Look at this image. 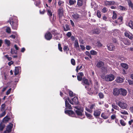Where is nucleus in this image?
<instances>
[{
  "instance_id": "1",
  "label": "nucleus",
  "mask_w": 133,
  "mask_h": 133,
  "mask_svg": "<svg viewBox=\"0 0 133 133\" xmlns=\"http://www.w3.org/2000/svg\"><path fill=\"white\" fill-rule=\"evenodd\" d=\"M74 110L78 116V117L81 119L84 118L85 116L83 114V108L79 107H74Z\"/></svg>"
},
{
  "instance_id": "2",
  "label": "nucleus",
  "mask_w": 133,
  "mask_h": 133,
  "mask_svg": "<svg viewBox=\"0 0 133 133\" xmlns=\"http://www.w3.org/2000/svg\"><path fill=\"white\" fill-rule=\"evenodd\" d=\"M9 22L10 23L13 29L15 30L17 29L18 24L17 19L16 17H14L13 19L10 18L9 21Z\"/></svg>"
},
{
  "instance_id": "3",
  "label": "nucleus",
  "mask_w": 133,
  "mask_h": 133,
  "mask_svg": "<svg viewBox=\"0 0 133 133\" xmlns=\"http://www.w3.org/2000/svg\"><path fill=\"white\" fill-rule=\"evenodd\" d=\"M115 78V76L112 74H110L105 75L103 79L104 81L107 82H111L114 80Z\"/></svg>"
},
{
  "instance_id": "4",
  "label": "nucleus",
  "mask_w": 133,
  "mask_h": 133,
  "mask_svg": "<svg viewBox=\"0 0 133 133\" xmlns=\"http://www.w3.org/2000/svg\"><path fill=\"white\" fill-rule=\"evenodd\" d=\"M121 108L123 109H127L129 107L128 105L125 102H119L118 103H116Z\"/></svg>"
},
{
  "instance_id": "5",
  "label": "nucleus",
  "mask_w": 133,
  "mask_h": 133,
  "mask_svg": "<svg viewBox=\"0 0 133 133\" xmlns=\"http://www.w3.org/2000/svg\"><path fill=\"white\" fill-rule=\"evenodd\" d=\"M67 100L71 104H72L76 105L78 103V99L76 97H74L71 100H70L69 98L67 97Z\"/></svg>"
},
{
  "instance_id": "6",
  "label": "nucleus",
  "mask_w": 133,
  "mask_h": 133,
  "mask_svg": "<svg viewBox=\"0 0 133 133\" xmlns=\"http://www.w3.org/2000/svg\"><path fill=\"white\" fill-rule=\"evenodd\" d=\"M65 113L66 114L68 115L69 116L72 117H75V115L74 112L71 110H65Z\"/></svg>"
},
{
  "instance_id": "7",
  "label": "nucleus",
  "mask_w": 133,
  "mask_h": 133,
  "mask_svg": "<svg viewBox=\"0 0 133 133\" xmlns=\"http://www.w3.org/2000/svg\"><path fill=\"white\" fill-rule=\"evenodd\" d=\"M95 107L96 106L95 104H91L89 106V108L86 107L85 108V109L87 111L90 112H91L93 111L92 109H94Z\"/></svg>"
},
{
  "instance_id": "8",
  "label": "nucleus",
  "mask_w": 133,
  "mask_h": 133,
  "mask_svg": "<svg viewBox=\"0 0 133 133\" xmlns=\"http://www.w3.org/2000/svg\"><path fill=\"white\" fill-rule=\"evenodd\" d=\"M64 99L65 100V105L66 108H68L69 109H72V107L70 105L68 102L67 101V97H65L64 98Z\"/></svg>"
},
{
  "instance_id": "9",
  "label": "nucleus",
  "mask_w": 133,
  "mask_h": 133,
  "mask_svg": "<svg viewBox=\"0 0 133 133\" xmlns=\"http://www.w3.org/2000/svg\"><path fill=\"white\" fill-rule=\"evenodd\" d=\"M124 35L126 37H127L130 39H132L133 38V36L132 34L129 32L125 31L124 33Z\"/></svg>"
},
{
  "instance_id": "10",
  "label": "nucleus",
  "mask_w": 133,
  "mask_h": 133,
  "mask_svg": "<svg viewBox=\"0 0 133 133\" xmlns=\"http://www.w3.org/2000/svg\"><path fill=\"white\" fill-rule=\"evenodd\" d=\"M52 37V35L49 32H47L45 35V38L48 40H50L51 38Z\"/></svg>"
},
{
  "instance_id": "11",
  "label": "nucleus",
  "mask_w": 133,
  "mask_h": 133,
  "mask_svg": "<svg viewBox=\"0 0 133 133\" xmlns=\"http://www.w3.org/2000/svg\"><path fill=\"white\" fill-rule=\"evenodd\" d=\"M101 110L98 109L94 111V115L95 117H97L100 116L101 113Z\"/></svg>"
},
{
  "instance_id": "12",
  "label": "nucleus",
  "mask_w": 133,
  "mask_h": 133,
  "mask_svg": "<svg viewBox=\"0 0 133 133\" xmlns=\"http://www.w3.org/2000/svg\"><path fill=\"white\" fill-rule=\"evenodd\" d=\"M113 94L115 96H118L120 94V89L115 88L113 90Z\"/></svg>"
},
{
  "instance_id": "13",
  "label": "nucleus",
  "mask_w": 133,
  "mask_h": 133,
  "mask_svg": "<svg viewBox=\"0 0 133 133\" xmlns=\"http://www.w3.org/2000/svg\"><path fill=\"white\" fill-rule=\"evenodd\" d=\"M108 49L110 51H113L115 49V47L112 43L109 44L107 45Z\"/></svg>"
},
{
  "instance_id": "14",
  "label": "nucleus",
  "mask_w": 133,
  "mask_h": 133,
  "mask_svg": "<svg viewBox=\"0 0 133 133\" xmlns=\"http://www.w3.org/2000/svg\"><path fill=\"white\" fill-rule=\"evenodd\" d=\"M127 93V90L122 88L120 89V94L123 96L126 95Z\"/></svg>"
},
{
  "instance_id": "15",
  "label": "nucleus",
  "mask_w": 133,
  "mask_h": 133,
  "mask_svg": "<svg viewBox=\"0 0 133 133\" xmlns=\"http://www.w3.org/2000/svg\"><path fill=\"white\" fill-rule=\"evenodd\" d=\"M84 76V74L83 72H79L77 76V79L79 81H81L82 80L83 77Z\"/></svg>"
},
{
  "instance_id": "16",
  "label": "nucleus",
  "mask_w": 133,
  "mask_h": 133,
  "mask_svg": "<svg viewBox=\"0 0 133 133\" xmlns=\"http://www.w3.org/2000/svg\"><path fill=\"white\" fill-rule=\"evenodd\" d=\"M90 82L88 81V79L85 78V77L83 78L82 84L84 85V84L87 85H89Z\"/></svg>"
},
{
  "instance_id": "17",
  "label": "nucleus",
  "mask_w": 133,
  "mask_h": 133,
  "mask_svg": "<svg viewBox=\"0 0 133 133\" xmlns=\"http://www.w3.org/2000/svg\"><path fill=\"white\" fill-rule=\"evenodd\" d=\"M13 126V124L11 123H10L8 125L7 127L6 131H8V132H10L11 131Z\"/></svg>"
},
{
  "instance_id": "18",
  "label": "nucleus",
  "mask_w": 133,
  "mask_h": 133,
  "mask_svg": "<svg viewBox=\"0 0 133 133\" xmlns=\"http://www.w3.org/2000/svg\"><path fill=\"white\" fill-rule=\"evenodd\" d=\"M124 78H121L119 77H117L115 81L116 82L118 83H122L124 80Z\"/></svg>"
},
{
  "instance_id": "19",
  "label": "nucleus",
  "mask_w": 133,
  "mask_h": 133,
  "mask_svg": "<svg viewBox=\"0 0 133 133\" xmlns=\"http://www.w3.org/2000/svg\"><path fill=\"white\" fill-rule=\"evenodd\" d=\"M123 19V18L122 17H120L118 18L117 20L115 21V22L116 24H120L122 23V21Z\"/></svg>"
},
{
  "instance_id": "20",
  "label": "nucleus",
  "mask_w": 133,
  "mask_h": 133,
  "mask_svg": "<svg viewBox=\"0 0 133 133\" xmlns=\"http://www.w3.org/2000/svg\"><path fill=\"white\" fill-rule=\"evenodd\" d=\"M58 12L59 17H62L63 14V8H59L58 10Z\"/></svg>"
},
{
  "instance_id": "21",
  "label": "nucleus",
  "mask_w": 133,
  "mask_h": 133,
  "mask_svg": "<svg viewBox=\"0 0 133 133\" xmlns=\"http://www.w3.org/2000/svg\"><path fill=\"white\" fill-rule=\"evenodd\" d=\"M21 68L19 67H16L15 70V74L16 75L18 74L20 71Z\"/></svg>"
},
{
  "instance_id": "22",
  "label": "nucleus",
  "mask_w": 133,
  "mask_h": 133,
  "mask_svg": "<svg viewBox=\"0 0 133 133\" xmlns=\"http://www.w3.org/2000/svg\"><path fill=\"white\" fill-rule=\"evenodd\" d=\"M101 117L104 119H107L109 117L108 114L105 113H102L101 114Z\"/></svg>"
},
{
  "instance_id": "23",
  "label": "nucleus",
  "mask_w": 133,
  "mask_h": 133,
  "mask_svg": "<svg viewBox=\"0 0 133 133\" xmlns=\"http://www.w3.org/2000/svg\"><path fill=\"white\" fill-rule=\"evenodd\" d=\"M123 42L124 44L126 45H129L130 44L129 40L125 39H123Z\"/></svg>"
},
{
  "instance_id": "24",
  "label": "nucleus",
  "mask_w": 133,
  "mask_h": 133,
  "mask_svg": "<svg viewBox=\"0 0 133 133\" xmlns=\"http://www.w3.org/2000/svg\"><path fill=\"white\" fill-rule=\"evenodd\" d=\"M121 66L125 69H127L128 68V65L126 63H122L121 64Z\"/></svg>"
},
{
  "instance_id": "25",
  "label": "nucleus",
  "mask_w": 133,
  "mask_h": 133,
  "mask_svg": "<svg viewBox=\"0 0 133 133\" xmlns=\"http://www.w3.org/2000/svg\"><path fill=\"white\" fill-rule=\"evenodd\" d=\"M75 47L76 49H78L79 46L77 40H75Z\"/></svg>"
},
{
  "instance_id": "26",
  "label": "nucleus",
  "mask_w": 133,
  "mask_h": 133,
  "mask_svg": "<svg viewBox=\"0 0 133 133\" xmlns=\"http://www.w3.org/2000/svg\"><path fill=\"white\" fill-rule=\"evenodd\" d=\"M72 16L74 18L76 19H78L80 17V16L76 13L72 15Z\"/></svg>"
},
{
  "instance_id": "27",
  "label": "nucleus",
  "mask_w": 133,
  "mask_h": 133,
  "mask_svg": "<svg viewBox=\"0 0 133 133\" xmlns=\"http://www.w3.org/2000/svg\"><path fill=\"white\" fill-rule=\"evenodd\" d=\"M128 2L129 7L133 10V4L131 1V0H129L128 1Z\"/></svg>"
},
{
  "instance_id": "28",
  "label": "nucleus",
  "mask_w": 133,
  "mask_h": 133,
  "mask_svg": "<svg viewBox=\"0 0 133 133\" xmlns=\"http://www.w3.org/2000/svg\"><path fill=\"white\" fill-rule=\"evenodd\" d=\"M46 10L48 15L50 16H51L52 15V13L51 12V9L46 8Z\"/></svg>"
},
{
  "instance_id": "29",
  "label": "nucleus",
  "mask_w": 133,
  "mask_h": 133,
  "mask_svg": "<svg viewBox=\"0 0 133 133\" xmlns=\"http://www.w3.org/2000/svg\"><path fill=\"white\" fill-rule=\"evenodd\" d=\"M104 65V63L101 61L98 62L97 65V67L99 68L102 66Z\"/></svg>"
},
{
  "instance_id": "30",
  "label": "nucleus",
  "mask_w": 133,
  "mask_h": 133,
  "mask_svg": "<svg viewBox=\"0 0 133 133\" xmlns=\"http://www.w3.org/2000/svg\"><path fill=\"white\" fill-rule=\"evenodd\" d=\"M120 32L118 30H115L113 32V35L115 36H116L117 35H118L120 34Z\"/></svg>"
},
{
  "instance_id": "31",
  "label": "nucleus",
  "mask_w": 133,
  "mask_h": 133,
  "mask_svg": "<svg viewBox=\"0 0 133 133\" xmlns=\"http://www.w3.org/2000/svg\"><path fill=\"white\" fill-rule=\"evenodd\" d=\"M128 25L132 29H133V22L130 21L128 23Z\"/></svg>"
},
{
  "instance_id": "32",
  "label": "nucleus",
  "mask_w": 133,
  "mask_h": 133,
  "mask_svg": "<svg viewBox=\"0 0 133 133\" xmlns=\"http://www.w3.org/2000/svg\"><path fill=\"white\" fill-rule=\"evenodd\" d=\"M4 42L5 44H6L8 46H10L11 43L10 41L7 39H5L4 40Z\"/></svg>"
},
{
  "instance_id": "33",
  "label": "nucleus",
  "mask_w": 133,
  "mask_h": 133,
  "mask_svg": "<svg viewBox=\"0 0 133 133\" xmlns=\"http://www.w3.org/2000/svg\"><path fill=\"white\" fill-rule=\"evenodd\" d=\"M118 9L121 11H125L127 10L125 7L121 5L118 7Z\"/></svg>"
},
{
  "instance_id": "34",
  "label": "nucleus",
  "mask_w": 133,
  "mask_h": 133,
  "mask_svg": "<svg viewBox=\"0 0 133 133\" xmlns=\"http://www.w3.org/2000/svg\"><path fill=\"white\" fill-rule=\"evenodd\" d=\"M100 32V31L99 29H96L93 30V33L94 34H98Z\"/></svg>"
},
{
  "instance_id": "35",
  "label": "nucleus",
  "mask_w": 133,
  "mask_h": 133,
  "mask_svg": "<svg viewBox=\"0 0 133 133\" xmlns=\"http://www.w3.org/2000/svg\"><path fill=\"white\" fill-rule=\"evenodd\" d=\"M90 54L92 55H95L97 54V52L94 50H91L90 51Z\"/></svg>"
},
{
  "instance_id": "36",
  "label": "nucleus",
  "mask_w": 133,
  "mask_h": 133,
  "mask_svg": "<svg viewBox=\"0 0 133 133\" xmlns=\"http://www.w3.org/2000/svg\"><path fill=\"white\" fill-rule=\"evenodd\" d=\"M121 114L124 115H128V112L125 110H122L119 112Z\"/></svg>"
},
{
  "instance_id": "37",
  "label": "nucleus",
  "mask_w": 133,
  "mask_h": 133,
  "mask_svg": "<svg viewBox=\"0 0 133 133\" xmlns=\"http://www.w3.org/2000/svg\"><path fill=\"white\" fill-rule=\"evenodd\" d=\"M76 1L75 0L73 1L72 0H69V3L70 5H72L76 3Z\"/></svg>"
},
{
  "instance_id": "38",
  "label": "nucleus",
  "mask_w": 133,
  "mask_h": 133,
  "mask_svg": "<svg viewBox=\"0 0 133 133\" xmlns=\"http://www.w3.org/2000/svg\"><path fill=\"white\" fill-rule=\"evenodd\" d=\"M82 4V0H78L77 5L79 6H81Z\"/></svg>"
},
{
  "instance_id": "39",
  "label": "nucleus",
  "mask_w": 133,
  "mask_h": 133,
  "mask_svg": "<svg viewBox=\"0 0 133 133\" xmlns=\"http://www.w3.org/2000/svg\"><path fill=\"white\" fill-rule=\"evenodd\" d=\"M10 118H9L8 116H6L3 118L4 121L5 122H7L8 121Z\"/></svg>"
},
{
  "instance_id": "40",
  "label": "nucleus",
  "mask_w": 133,
  "mask_h": 133,
  "mask_svg": "<svg viewBox=\"0 0 133 133\" xmlns=\"http://www.w3.org/2000/svg\"><path fill=\"white\" fill-rule=\"evenodd\" d=\"M65 26L66 28H65L64 27V31H66L69 30V29L70 28H69V26L68 24H66L65 25Z\"/></svg>"
},
{
  "instance_id": "41",
  "label": "nucleus",
  "mask_w": 133,
  "mask_h": 133,
  "mask_svg": "<svg viewBox=\"0 0 133 133\" xmlns=\"http://www.w3.org/2000/svg\"><path fill=\"white\" fill-rule=\"evenodd\" d=\"M112 106V108L116 110H118L119 109V107L117 106L115 104H113Z\"/></svg>"
},
{
  "instance_id": "42",
  "label": "nucleus",
  "mask_w": 133,
  "mask_h": 133,
  "mask_svg": "<svg viewBox=\"0 0 133 133\" xmlns=\"http://www.w3.org/2000/svg\"><path fill=\"white\" fill-rule=\"evenodd\" d=\"M5 127V125L2 123L0 124V130H2Z\"/></svg>"
},
{
  "instance_id": "43",
  "label": "nucleus",
  "mask_w": 133,
  "mask_h": 133,
  "mask_svg": "<svg viewBox=\"0 0 133 133\" xmlns=\"http://www.w3.org/2000/svg\"><path fill=\"white\" fill-rule=\"evenodd\" d=\"M120 123L121 125L123 126H124L126 125L125 123L122 120H120Z\"/></svg>"
},
{
  "instance_id": "44",
  "label": "nucleus",
  "mask_w": 133,
  "mask_h": 133,
  "mask_svg": "<svg viewBox=\"0 0 133 133\" xmlns=\"http://www.w3.org/2000/svg\"><path fill=\"white\" fill-rule=\"evenodd\" d=\"M127 80L129 85H133V81L130 79H126Z\"/></svg>"
},
{
  "instance_id": "45",
  "label": "nucleus",
  "mask_w": 133,
  "mask_h": 133,
  "mask_svg": "<svg viewBox=\"0 0 133 133\" xmlns=\"http://www.w3.org/2000/svg\"><path fill=\"white\" fill-rule=\"evenodd\" d=\"M82 68V65H81L79 67V66H78L76 68V72H77L78 71V70H80Z\"/></svg>"
},
{
  "instance_id": "46",
  "label": "nucleus",
  "mask_w": 133,
  "mask_h": 133,
  "mask_svg": "<svg viewBox=\"0 0 133 133\" xmlns=\"http://www.w3.org/2000/svg\"><path fill=\"white\" fill-rule=\"evenodd\" d=\"M113 15L112 16V18L113 19H116L117 17V15L116 14L114 11H113Z\"/></svg>"
},
{
  "instance_id": "47",
  "label": "nucleus",
  "mask_w": 133,
  "mask_h": 133,
  "mask_svg": "<svg viewBox=\"0 0 133 133\" xmlns=\"http://www.w3.org/2000/svg\"><path fill=\"white\" fill-rule=\"evenodd\" d=\"M6 32L8 33H10L11 32V29L10 28L8 27L6 29Z\"/></svg>"
},
{
  "instance_id": "48",
  "label": "nucleus",
  "mask_w": 133,
  "mask_h": 133,
  "mask_svg": "<svg viewBox=\"0 0 133 133\" xmlns=\"http://www.w3.org/2000/svg\"><path fill=\"white\" fill-rule=\"evenodd\" d=\"M99 96L100 98H104V95L102 93H100L99 94Z\"/></svg>"
},
{
  "instance_id": "49",
  "label": "nucleus",
  "mask_w": 133,
  "mask_h": 133,
  "mask_svg": "<svg viewBox=\"0 0 133 133\" xmlns=\"http://www.w3.org/2000/svg\"><path fill=\"white\" fill-rule=\"evenodd\" d=\"M11 53L12 54H16L17 53V52L15 51L14 49L11 48Z\"/></svg>"
},
{
  "instance_id": "50",
  "label": "nucleus",
  "mask_w": 133,
  "mask_h": 133,
  "mask_svg": "<svg viewBox=\"0 0 133 133\" xmlns=\"http://www.w3.org/2000/svg\"><path fill=\"white\" fill-rule=\"evenodd\" d=\"M71 63L72 65H74L75 64V60L73 59H71Z\"/></svg>"
},
{
  "instance_id": "51",
  "label": "nucleus",
  "mask_w": 133,
  "mask_h": 133,
  "mask_svg": "<svg viewBox=\"0 0 133 133\" xmlns=\"http://www.w3.org/2000/svg\"><path fill=\"white\" fill-rule=\"evenodd\" d=\"M117 5V3H116L114 1H110V5Z\"/></svg>"
},
{
  "instance_id": "52",
  "label": "nucleus",
  "mask_w": 133,
  "mask_h": 133,
  "mask_svg": "<svg viewBox=\"0 0 133 133\" xmlns=\"http://www.w3.org/2000/svg\"><path fill=\"white\" fill-rule=\"evenodd\" d=\"M63 49L64 51H68L69 50V48L67 46L65 45L64 46Z\"/></svg>"
},
{
  "instance_id": "53",
  "label": "nucleus",
  "mask_w": 133,
  "mask_h": 133,
  "mask_svg": "<svg viewBox=\"0 0 133 133\" xmlns=\"http://www.w3.org/2000/svg\"><path fill=\"white\" fill-rule=\"evenodd\" d=\"M58 48L59 51L61 52L62 51V48L61 47V45L60 44H58Z\"/></svg>"
},
{
  "instance_id": "54",
  "label": "nucleus",
  "mask_w": 133,
  "mask_h": 133,
  "mask_svg": "<svg viewBox=\"0 0 133 133\" xmlns=\"http://www.w3.org/2000/svg\"><path fill=\"white\" fill-rule=\"evenodd\" d=\"M105 4L106 5H110V1H105Z\"/></svg>"
},
{
  "instance_id": "55",
  "label": "nucleus",
  "mask_w": 133,
  "mask_h": 133,
  "mask_svg": "<svg viewBox=\"0 0 133 133\" xmlns=\"http://www.w3.org/2000/svg\"><path fill=\"white\" fill-rule=\"evenodd\" d=\"M107 9L105 7H104L102 10V12L103 13H105L107 11Z\"/></svg>"
},
{
  "instance_id": "56",
  "label": "nucleus",
  "mask_w": 133,
  "mask_h": 133,
  "mask_svg": "<svg viewBox=\"0 0 133 133\" xmlns=\"http://www.w3.org/2000/svg\"><path fill=\"white\" fill-rule=\"evenodd\" d=\"M97 15L98 17L99 18H100L101 17V14L100 12L98 11H97Z\"/></svg>"
},
{
  "instance_id": "57",
  "label": "nucleus",
  "mask_w": 133,
  "mask_h": 133,
  "mask_svg": "<svg viewBox=\"0 0 133 133\" xmlns=\"http://www.w3.org/2000/svg\"><path fill=\"white\" fill-rule=\"evenodd\" d=\"M69 95L71 97H72L74 96L73 92L71 91H69Z\"/></svg>"
},
{
  "instance_id": "58",
  "label": "nucleus",
  "mask_w": 133,
  "mask_h": 133,
  "mask_svg": "<svg viewBox=\"0 0 133 133\" xmlns=\"http://www.w3.org/2000/svg\"><path fill=\"white\" fill-rule=\"evenodd\" d=\"M6 113L5 111L3 112L2 113L0 114V118L4 116L5 114Z\"/></svg>"
},
{
  "instance_id": "59",
  "label": "nucleus",
  "mask_w": 133,
  "mask_h": 133,
  "mask_svg": "<svg viewBox=\"0 0 133 133\" xmlns=\"http://www.w3.org/2000/svg\"><path fill=\"white\" fill-rule=\"evenodd\" d=\"M116 116L115 114H113L111 116V118L112 119H114L116 118Z\"/></svg>"
},
{
  "instance_id": "60",
  "label": "nucleus",
  "mask_w": 133,
  "mask_h": 133,
  "mask_svg": "<svg viewBox=\"0 0 133 133\" xmlns=\"http://www.w3.org/2000/svg\"><path fill=\"white\" fill-rule=\"evenodd\" d=\"M85 114L88 117H91L92 116L90 114H88L86 112Z\"/></svg>"
},
{
  "instance_id": "61",
  "label": "nucleus",
  "mask_w": 133,
  "mask_h": 133,
  "mask_svg": "<svg viewBox=\"0 0 133 133\" xmlns=\"http://www.w3.org/2000/svg\"><path fill=\"white\" fill-rule=\"evenodd\" d=\"M97 44L99 46H102V44L100 42L98 41L97 42Z\"/></svg>"
},
{
  "instance_id": "62",
  "label": "nucleus",
  "mask_w": 133,
  "mask_h": 133,
  "mask_svg": "<svg viewBox=\"0 0 133 133\" xmlns=\"http://www.w3.org/2000/svg\"><path fill=\"white\" fill-rule=\"evenodd\" d=\"M63 2L60 0H59L58 2V4L59 6L61 5V4L63 3Z\"/></svg>"
},
{
  "instance_id": "63",
  "label": "nucleus",
  "mask_w": 133,
  "mask_h": 133,
  "mask_svg": "<svg viewBox=\"0 0 133 133\" xmlns=\"http://www.w3.org/2000/svg\"><path fill=\"white\" fill-rule=\"evenodd\" d=\"M91 48V47L89 45H87L86 46V49L88 50H90Z\"/></svg>"
},
{
  "instance_id": "64",
  "label": "nucleus",
  "mask_w": 133,
  "mask_h": 133,
  "mask_svg": "<svg viewBox=\"0 0 133 133\" xmlns=\"http://www.w3.org/2000/svg\"><path fill=\"white\" fill-rule=\"evenodd\" d=\"M129 124L130 125H131L132 123L133 124V119H131L130 121H129ZM133 125V124L132 126Z\"/></svg>"
}]
</instances>
